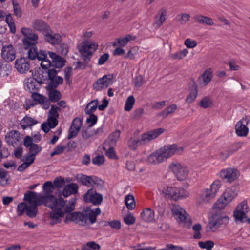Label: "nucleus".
<instances>
[{
  "label": "nucleus",
  "instance_id": "31",
  "mask_svg": "<svg viewBox=\"0 0 250 250\" xmlns=\"http://www.w3.org/2000/svg\"><path fill=\"white\" fill-rule=\"evenodd\" d=\"M111 79H97L94 83V89L97 90H101L102 89L107 88L111 84Z\"/></svg>",
  "mask_w": 250,
  "mask_h": 250
},
{
  "label": "nucleus",
  "instance_id": "37",
  "mask_svg": "<svg viewBox=\"0 0 250 250\" xmlns=\"http://www.w3.org/2000/svg\"><path fill=\"white\" fill-rule=\"evenodd\" d=\"M125 202L129 210H132L135 208V199L133 195L129 194L126 196Z\"/></svg>",
  "mask_w": 250,
  "mask_h": 250
},
{
  "label": "nucleus",
  "instance_id": "26",
  "mask_svg": "<svg viewBox=\"0 0 250 250\" xmlns=\"http://www.w3.org/2000/svg\"><path fill=\"white\" fill-rule=\"evenodd\" d=\"M79 187L76 183H72L66 185L64 186L62 191V195L67 197L71 194H75L78 192Z\"/></svg>",
  "mask_w": 250,
  "mask_h": 250
},
{
  "label": "nucleus",
  "instance_id": "1",
  "mask_svg": "<svg viewBox=\"0 0 250 250\" xmlns=\"http://www.w3.org/2000/svg\"><path fill=\"white\" fill-rule=\"evenodd\" d=\"M21 31L24 36L22 39L23 46L25 49H28V58L31 60L37 59L39 61H41V67L45 70L44 72L40 68H35L33 72V78H42L44 76V74H47L48 78H55L59 70L52 68L47 71V69L51 66V62L47 59L46 52L42 50L38 51L36 46L38 42V34L31 29L27 27L22 28Z\"/></svg>",
  "mask_w": 250,
  "mask_h": 250
},
{
  "label": "nucleus",
  "instance_id": "63",
  "mask_svg": "<svg viewBox=\"0 0 250 250\" xmlns=\"http://www.w3.org/2000/svg\"><path fill=\"white\" fill-rule=\"evenodd\" d=\"M109 58V55L107 53H104L101 55L98 60V64L102 65L107 61Z\"/></svg>",
  "mask_w": 250,
  "mask_h": 250
},
{
  "label": "nucleus",
  "instance_id": "62",
  "mask_svg": "<svg viewBox=\"0 0 250 250\" xmlns=\"http://www.w3.org/2000/svg\"><path fill=\"white\" fill-rule=\"evenodd\" d=\"M125 223L128 225L133 224L135 221V218L130 214H127L124 218Z\"/></svg>",
  "mask_w": 250,
  "mask_h": 250
},
{
  "label": "nucleus",
  "instance_id": "27",
  "mask_svg": "<svg viewBox=\"0 0 250 250\" xmlns=\"http://www.w3.org/2000/svg\"><path fill=\"white\" fill-rule=\"evenodd\" d=\"M188 90L189 92L185 99V102L190 104L196 100L198 96V90L195 85L192 86L189 83Z\"/></svg>",
  "mask_w": 250,
  "mask_h": 250
},
{
  "label": "nucleus",
  "instance_id": "9",
  "mask_svg": "<svg viewBox=\"0 0 250 250\" xmlns=\"http://www.w3.org/2000/svg\"><path fill=\"white\" fill-rule=\"evenodd\" d=\"M229 218L221 214L213 215L209 219V221L206 228L207 232H215L219 227L223 225L228 223Z\"/></svg>",
  "mask_w": 250,
  "mask_h": 250
},
{
  "label": "nucleus",
  "instance_id": "48",
  "mask_svg": "<svg viewBox=\"0 0 250 250\" xmlns=\"http://www.w3.org/2000/svg\"><path fill=\"white\" fill-rule=\"evenodd\" d=\"M199 246L201 248L205 249L207 250H211L214 246V243L210 240H208L205 242H199Z\"/></svg>",
  "mask_w": 250,
  "mask_h": 250
},
{
  "label": "nucleus",
  "instance_id": "32",
  "mask_svg": "<svg viewBox=\"0 0 250 250\" xmlns=\"http://www.w3.org/2000/svg\"><path fill=\"white\" fill-rule=\"evenodd\" d=\"M38 123V121L35 119L26 116L20 122V125L23 129L31 127Z\"/></svg>",
  "mask_w": 250,
  "mask_h": 250
},
{
  "label": "nucleus",
  "instance_id": "60",
  "mask_svg": "<svg viewBox=\"0 0 250 250\" xmlns=\"http://www.w3.org/2000/svg\"><path fill=\"white\" fill-rule=\"evenodd\" d=\"M120 135V132L119 130H116L113 132L109 137V139L111 141L112 145L115 144L119 139Z\"/></svg>",
  "mask_w": 250,
  "mask_h": 250
},
{
  "label": "nucleus",
  "instance_id": "34",
  "mask_svg": "<svg viewBox=\"0 0 250 250\" xmlns=\"http://www.w3.org/2000/svg\"><path fill=\"white\" fill-rule=\"evenodd\" d=\"M98 104L99 102L97 99L91 101L88 103L85 108V113L86 114H93L96 110L97 108H98Z\"/></svg>",
  "mask_w": 250,
  "mask_h": 250
},
{
  "label": "nucleus",
  "instance_id": "42",
  "mask_svg": "<svg viewBox=\"0 0 250 250\" xmlns=\"http://www.w3.org/2000/svg\"><path fill=\"white\" fill-rule=\"evenodd\" d=\"M49 98L50 101L55 102L61 98V93L56 90H51L48 91Z\"/></svg>",
  "mask_w": 250,
  "mask_h": 250
},
{
  "label": "nucleus",
  "instance_id": "41",
  "mask_svg": "<svg viewBox=\"0 0 250 250\" xmlns=\"http://www.w3.org/2000/svg\"><path fill=\"white\" fill-rule=\"evenodd\" d=\"M135 104V98L132 95L129 96L126 99L125 106L124 110L126 111H130Z\"/></svg>",
  "mask_w": 250,
  "mask_h": 250
},
{
  "label": "nucleus",
  "instance_id": "22",
  "mask_svg": "<svg viewBox=\"0 0 250 250\" xmlns=\"http://www.w3.org/2000/svg\"><path fill=\"white\" fill-rule=\"evenodd\" d=\"M46 80L41 79V81H37V79H27L24 85L25 89L29 92L37 90L39 88L41 84L44 83Z\"/></svg>",
  "mask_w": 250,
  "mask_h": 250
},
{
  "label": "nucleus",
  "instance_id": "55",
  "mask_svg": "<svg viewBox=\"0 0 250 250\" xmlns=\"http://www.w3.org/2000/svg\"><path fill=\"white\" fill-rule=\"evenodd\" d=\"M60 110V108L56 105H52L49 111L48 116L58 118L59 117L58 111Z\"/></svg>",
  "mask_w": 250,
  "mask_h": 250
},
{
  "label": "nucleus",
  "instance_id": "39",
  "mask_svg": "<svg viewBox=\"0 0 250 250\" xmlns=\"http://www.w3.org/2000/svg\"><path fill=\"white\" fill-rule=\"evenodd\" d=\"M50 81L46 86V89L49 91L51 90H55L58 85L62 84L63 83V79H49Z\"/></svg>",
  "mask_w": 250,
  "mask_h": 250
},
{
  "label": "nucleus",
  "instance_id": "50",
  "mask_svg": "<svg viewBox=\"0 0 250 250\" xmlns=\"http://www.w3.org/2000/svg\"><path fill=\"white\" fill-rule=\"evenodd\" d=\"M192 229L195 231V234L193 235V237L195 239H200L201 236L200 231L202 229V226L201 224L199 223L194 224L192 227Z\"/></svg>",
  "mask_w": 250,
  "mask_h": 250
},
{
  "label": "nucleus",
  "instance_id": "4",
  "mask_svg": "<svg viewBox=\"0 0 250 250\" xmlns=\"http://www.w3.org/2000/svg\"><path fill=\"white\" fill-rule=\"evenodd\" d=\"M164 132V129L160 128L149 131L141 135L140 138L131 137L128 141L130 149L135 150L138 146L144 145L157 138Z\"/></svg>",
  "mask_w": 250,
  "mask_h": 250
},
{
  "label": "nucleus",
  "instance_id": "11",
  "mask_svg": "<svg viewBox=\"0 0 250 250\" xmlns=\"http://www.w3.org/2000/svg\"><path fill=\"white\" fill-rule=\"evenodd\" d=\"M76 178L78 182L87 187H95L100 188L104 185L103 181L96 176H89L83 174H78Z\"/></svg>",
  "mask_w": 250,
  "mask_h": 250
},
{
  "label": "nucleus",
  "instance_id": "53",
  "mask_svg": "<svg viewBox=\"0 0 250 250\" xmlns=\"http://www.w3.org/2000/svg\"><path fill=\"white\" fill-rule=\"evenodd\" d=\"M65 149V146L62 145H57L54 148L53 151L50 153L51 157H53L56 155H59L62 154Z\"/></svg>",
  "mask_w": 250,
  "mask_h": 250
},
{
  "label": "nucleus",
  "instance_id": "16",
  "mask_svg": "<svg viewBox=\"0 0 250 250\" xmlns=\"http://www.w3.org/2000/svg\"><path fill=\"white\" fill-rule=\"evenodd\" d=\"M1 56L2 59L6 62L13 61L16 57V50L11 44L5 45L2 46Z\"/></svg>",
  "mask_w": 250,
  "mask_h": 250
},
{
  "label": "nucleus",
  "instance_id": "57",
  "mask_svg": "<svg viewBox=\"0 0 250 250\" xmlns=\"http://www.w3.org/2000/svg\"><path fill=\"white\" fill-rule=\"evenodd\" d=\"M87 114L89 115V116L87 118L86 121L89 124L90 126H92L97 123V117L92 113Z\"/></svg>",
  "mask_w": 250,
  "mask_h": 250
},
{
  "label": "nucleus",
  "instance_id": "43",
  "mask_svg": "<svg viewBox=\"0 0 250 250\" xmlns=\"http://www.w3.org/2000/svg\"><path fill=\"white\" fill-rule=\"evenodd\" d=\"M176 192V196L178 197L176 198V201L186 198L189 196V192L183 188H177Z\"/></svg>",
  "mask_w": 250,
  "mask_h": 250
},
{
  "label": "nucleus",
  "instance_id": "5",
  "mask_svg": "<svg viewBox=\"0 0 250 250\" xmlns=\"http://www.w3.org/2000/svg\"><path fill=\"white\" fill-rule=\"evenodd\" d=\"M24 199L29 204L38 206L44 205L49 208L54 207L56 197L53 195H43L35 192H30L24 195Z\"/></svg>",
  "mask_w": 250,
  "mask_h": 250
},
{
  "label": "nucleus",
  "instance_id": "54",
  "mask_svg": "<svg viewBox=\"0 0 250 250\" xmlns=\"http://www.w3.org/2000/svg\"><path fill=\"white\" fill-rule=\"evenodd\" d=\"M27 204L21 202L17 206V213L19 216L22 215L23 213L26 211V208Z\"/></svg>",
  "mask_w": 250,
  "mask_h": 250
},
{
  "label": "nucleus",
  "instance_id": "47",
  "mask_svg": "<svg viewBox=\"0 0 250 250\" xmlns=\"http://www.w3.org/2000/svg\"><path fill=\"white\" fill-rule=\"evenodd\" d=\"M11 70L9 66L2 65L0 67V77H6L11 73Z\"/></svg>",
  "mask_w": 250,
  "mask_h": 250
},
{
  "label": "nucleus",
  "instance_id": "51",
  "mask_svg": "<svg viewBox=\"0 0 250 250\" xmlns=\"http://www.w3.org/2000/svg\"><path fill=\"white\" fill-rule=\"evenodd\" d=\"M211 104L212 102L210 98L208 97H205L202 99L199 105L204 108H207L209 107Z\"/></svg>",
  "mask_w": 250,
  "mask_h": 250
},
{
  "label": "nucleus",
  "instance_id": "12",
  "mask_svg": "<svg viewBox=\"0 0 250 250\" xmlns=\"http://www.w3.org/2000/svg\"><path fill=\"white\" fill-rule=\"evenodd\" d=\"M83 199L87 203H91L94 205H100L103 200V195L98 193L94 188L88 189L84 194Z\"/></svg>",
  "mask_w": 250,
  "mask_h": 250
},
{
  "label": "nucleus",
  "instance_id": "56",
  "mask_svg": "<svg viewBox=\"0 0 250 250\" xmlns=\"http://www.w3.org/2000/svg\"><path fill=\"white\" fill-rule=\"evenodd\" d=\"M32 99L36 102H37L38 104H40L44 101V100L46 99L44 96L36 92H33L32 94Z\"/></svg>",
  "mask_w": 250,
  "mask_h": 250
},
{
  "label": "nucleus",
  "instance_id": "44",
  "mask_svg": "<svg viewBox=\"0 0 250 250\" xmlns=\"http://www.w3.org/2000/svg\"><path fill=\"white\" fill-rule=\"evenodd\" d=\"M100 248V246L94 241H90L86 244L82 250H98Z\"/></svg>",
  "mask_w": 250,
  "mask_h": 250
},
{
  "label": "nucleus",
  "instance_id": "6",
  "mask_svg": "<svg viewBox=\"0 0 250 250\" xmlns=\"http://www.w3.org/2000/svg\"><path fill=\"white\" fill-rule=\"evenodd\" d=\"M65 204V201L62 198L56 197V202L54 204V207L50 208L52 210L50 213V217L52 220L51 223L52 225L61 222L62 218L64 217L65 213L63 211Z\"/></svg>",
  "mask_w": 250,
  "mask_h": 250
},
{
  "label": "nucleus",
  "instance_id": "52",
  "mask_svg": "<svg viewBox=\"0 0 250 250\" xmlns=\"http://www.w3.org/2000/svg\"><path fill=\"white\" fill-rule=\"evenodd\" d=\"M42 150V147L39 145L34 144L32 145L30 147H29V154L36 156Z\"/></svg>",
  "mask_w": 250,
  "mask_h": 250
},
{
  "label": "nucleus",
  "instance_id": "3",
  "mask_svg": "<svg viewBox=\"0 0 250 250\" xmlns=\"http://www.w3.org/2000/svg\"><path fill=\"white\" fill-rule=\"evenodd\" d=\"M100 213L101 209L99 208L82 213L75 212L67 214L65 221H72L82 226L92 224L96 222L97 215Z\"/></svg>",
  "mask_w": 250,
  "mask_h": 250
},
{
  "label": "nucleus",
  "instance_id": "23",
  "mask_svg": "<svg viewBox=\"0 0 250 250\" xmlns=\"http://www.w3.org/2000/svg\"><path fill=\"white\" fill-rule=\"evenodd\" d=\"M32 28L37 31L45 33L50 28L49 26L42 20H34L32 22Z\"/></svg>",
  "mask_w": 250,
  "mask_h": 250
},
{
  "label": "nucleus",
  "instance_id": "18",
  "mask_svg": "<svg viewBox=\"0 0 250 250\" xmlns=\"http://www.w3.org/2000/svg\"><path fill=\"white\" fill-rule=\"evenodd\" d=\"M220 177L227 182H231L237 178L239 171L235 169L228 168L220 172Z\"/></svg>",
  "mask_w": 250,
  "mask_h": 250
},
{
  "label": "nucleus",
  "instance_id": "13",
  "mask_svg": "<svg viewBox=\"0 0 250 250\" xmlns=\"http://www.w3.org/2000/svg\"><path fill=\"white\" fill-rule=\"evenodd\" d=\"M170 169L173 171L177 179L184 180L188 175V171L187 167L182 166L177 162H173L169 165Z\"/></svg>",
  "mask_w": 250,
  "mask_h": 250
},
{
  "label": "nucleus",
  "instance_id": "64",
  "mask_svg": "<svg viewBox=\"0 0 250 250\" xmlns=\"http://www.w3.org/2000/svg\"><path fill=\"white\" fill-rule=\"evenodd\" d=\"M185 45L189 48H193L197 45L195 41H192L190 39H187L185 41Z\"/></svg>",
  "mask_w": 250,
  "mask_h": 250
},
{
  "label": "nucleus",
  "instance_id": "45",
  "mask_svg": "<svg viewBox=\"0 0 250 250\" xmlns=\"http://www.w3.org/2000/svg\"><path fill=\"white\" fill-rule=\"evenodd\" d=\"M221 187V182L219 180H215L210 185V188L208 189L212 193L216 196Z\"/></svg>",
  "mask_w": 250,
  "mask_h": 250
},
{
  "label": "nucleus",
  "instance_id": "35",
  "mask_svg": "<svg viewBox=\"0 0 250 250\" xmlns=\"http://www.w3.org/2000/svg\"><path fill=\"white\" fill-rule=\"evenodd\" d=\"M211 79H196L192 81L190 84L192 86H196L197 89L205 87L210 82Z\"/></svg>",
  "mask_w": 250,
  "mask_h": 250
},
{
  "label": "nucleus",
  "instance_id": "17",
  "mask_svg": "<svg viewBox=\"0 0 250 250\" xmlns=\"http://www.w3.org/2000/svg\"><path fill=\"white\" fill-rule=\"evenodd\" d=\"M5 140L9 145L15 147L21 142V135L18 131L12 130L6 135Z\"/></svg>",
  "mask_w": 250,
  "mask_h": 250
},
{
  "label": "nucleus",
  "instance_id": "15",
  "mask_svg": "<svg viewBox=\"0 0 250 250\" xmlns=\"http://www.w3.org/2000/svg\"><path fill=\"white\" fill-rule=\"evenodd\" d=\"M250 121L249 118L245 116L237 123L235 125V130L236 133L238 136L245 137L248 135L249 128L247 125Z\"/></svg>",
  "mask_w": 250,
  "mask_h": 250
},
{
  "label": "nucleus",
  "instance_id": "19",
  "mask_svg": "<svg viewBox=\"0 0 250 250\" xmlns=\"http://www.w3.org/2000/svg\"><path fill=\"white\" fill-rule=\"evenodd\" d=\"M44 35L45 40L53 45L58 44L62 40V36L60 34L52 32L50 28Z\"/></svg>",
  "mask_w": 250,
  "mask_h": 250
},
{
  "label": "nucleus",
  "instance_id": "7",
  "mask_svg": "<svg viewBox=\"0 0 250 250\" xmlns=\"http://www.w3.org/2000/svg\"><path fill=\"white\" fill-rule=\"evenodd\" d=\"M171 210L178 223L189 228L191 226V219L185 209L178 205H172Z\"/></svg>",
  "mask_w": 250,
  "mask_h": 250
},
{
  "label": "nucleus",
  "instance_id": "24",
  "mask_svg": "<svg viewBox=\"0 0 250 250\" xmlns=\"http://www.w3.org/2000/svg\"><path fill=\"white\" fill-rule=\"evenodd\" d=\"M215 196L208 188H205L201 191L198 198V202L201 204L208 203Z\"/></svg>",
  "mask_w": 250,
  "mask_h": 250
},
{
  "label": "nucleus",
  "instance_id": "59",
  "mask_svg": "<svg viewBox=\"0 0 250 250\" xmlns=\"http://www.w3.org/2000/svg\"><path fill=\"white\" fill-rule=\"evenodd\" d=\"M177 109V105L175 104H172L167 107L162 112L163 115L167 116V115L173 112Z\"/></svg>",
  "mask_w": 250,
  "mask_h": 250
},
{
  "label": "nucleus",
  "instance_id": "20",
  "mask_svg": "<svg viewBox=\"0 0 250 250\" xmlns=\"http://www.w3.org/2000/svg\"><path fill=\"white\" fill-rule=\"evenodd\" d=\"M15 66L20 73H25L29 69V62L28 59L25 58L17 59L15 62Z\"/></svg>",
  "mask_w": 250,
  "mask_h": 250
},
{
  "label": "nucleus",
  "instance_id": "2",
  "mask_svg": "<svg viewBox=\"0 0 250 250\" xmlns=\"http://www.w3.org/2000/svg\"><path fill=\"white\" fill-rule=\"evenodd\" d=\"M183 150L184 147L177 144L166 145L149 155L146 162L150 165H157L174 154L181 153Z\"/></svg>",
  "mask_w": 250,
  "mask_h": 250
},
{
  "label": "nucleus",
  "instance_id": "40",
  "mask_svg": "<svg viewBox=\"0 0 250 250\" xmlns=\"http://www.w3.org/2000/svg\"><path fill=\"white\" fill-rule=\"evenodd\" d=\"M43 192L45 195H51V193L53 191L54 188L51 181L45 182L42 186Z\"/></svg>",
  "mask_w": 250,
  "mask_h": 250
},
{
  "label": "nucleus",
  "instance_id": "21",
  "mask_svg": "<svg viewBox=\"0 0 250 250\" xmlns=\"http://www.w3.org/2000/svg\"><path fill=\"white\" fill-rule=\"evenodd\" d=\"M163 196L167 199H172L176 201L177 188L172 186H165L160 189Z\"/></svg>",
  "mask_w": 250,
  "mask_h": 250
},
{
  "label": "nucleus",
  "instance_id": "38",
  "mask_svg": "<svg viewBox=\"0 0 250 250\" xmlns=\"http://www.w3.org/2000/svg\"><path fill=\"white\" fill-rule=\"evenodd\" d=\"M77 199L75 197L71 198L68 204L65 206L64 212L66 213H69L75 209Z\"/></svg>",
  "mask_w": 250,
  "mask_h": 250
},
{
  "label": "nucleus",
  "instance_id": "33",
  "mask_svg": "<svg viewBox=\"0 0 250 250\" xmlns=\"http://www.w3.org/2000/svg\"><path fill=\"white\" fill-rule=\"evenodd\" d=\"M194 19L196 22L201 24L210 26L214 25V22L211 18L202 15H198L194 16Z\"/></svg>",
  "mask_w": 250,
  "mask_h": 250
},
{
  "label": "nucleus",
  "instance_id": "8",
  "mask_svg": "<svg viewBox=\"0 0 250 250\" xmlns=\"http://www.w3.org/2000/svg\"><path fill=\"white\" fill-rule=\"evenodd\" d=\"M239 192L238 186L227 188L218 201V208L222 209L236 197Z\"/></svg>",
  "mask_w": 250,
  "mask_h": 250
},
{
  "label": "nucleus",
  "instance_id": "30",
  "mask_svg": "<svg viewBox=\"0 0 250 250\" xmlns=\"http://www.w3.org/2000/svg\"><path fill=\"white\" fill-rule=\"evenodd\" d=\"M48 54L52 60L53 65L57 68L59 69L64 65L65 61L63 58L53 52H48Z\"/></svg>",
  "mask_w": 250,
  "mask_h": 250
},
{
  "label": "nucleus",
  "instance_id": "28",
  "mask_svg": "<svg viewBox=\"0 0 250 250\" xmlns=\"http://www.w3.org/2000/svg\"><path fill=\"white\" fill-rule=\"evenodd\" d=\"M136 39L135 36H131L130 35H126L125 37H121L116 39L113 42V46H125L127 43L130 41L135 40Z\"/></svg>",
  "mask_w": 250,
  "mask_h": 250
},
{
  "label": "nucleus",
  "instance_id": "29",
  "mask_svg": "<svg viewBox=\"0 0 250 250\" xmlns=\"http://www.w3.org/2000/svg\"><path fill=\"white\" fill-rule=\"evenodd\" d=\"M141 217L145 222H153L155 221L154 211L150 208H146L141 212Z\"/></svg>",
  "mask_w": 250,
  "mask_h": 250
},
{
  "label": "nucleus",
  "instance_id": "46",
  "mask_svg": "<svg viewBox=\"0 0 250 250\" xmlns=\"http://www.w3.org/2000/svg\"><path fill=\"white\" fill-rule=\"evenodd\" d=\"M188 51L187 49H184L179 52H177L171 55L172 59L174 60H180L188 54Z\"/></svg>",
  "mask_w": 250,
  "mask_h": 250
},
{
  "label": "nucleus",
  "instance_id": "58",
  "mask_svg": "<svg viewBox=\"0 0 250 250\" xmlns=\"http://www.w3.org/2000/svg\"><path fill=\"white\" fill-rule=\"evenodd\" d=\"M104 157L103 155H98L94 157L92 162L93 164L97 166H101L104 162Z\"/></svg>",
  "mask_w": 250,
  "mask_h": 250
},
{
  "label": "nucleus",
  "instance_id": "49",
  "mask_svg": "<svg viewBox=\"0 0 250 250\" xmlns=\"http://www.w3.org/2000/svg\"><path fill=\"white\" fill-rule=\"evenodd\" d=\"M190 17L188 14L183 13L178 15L176 17V19L177 21L181 24H184L189 20Z\"/></svg>",
  "mask_w": 250,
  "mask_h": 250
},
{
  "label": "nucleus",
  "instance_id": "25",
  "mask_svg": "<svg viewBox=\"0 0 250 250\" xmlns=\"http://www.w3.org/2000/svg\"><path fill=\"white\" fill-rule=\"evenodd\" d=\"M167 14V10L165 8H161L159 10L157 15L155 17V22L154 26L159 27L165 21Z\"/></svg>",
  "mask_w": 250,
  "mask_h": 250
},
{
  "label": "nucleus",
  "instance_id": "10",
  "mask_svg": "<svg viewBox=\"0 0 250 250\" xmlns=\"http://www.w3.org/2000/svg\"><path fill=\"white\" fill-rule=\"evenodd\" d=\"M98 44L95 42L90 40L83 41L78 47L79 51L84 58L85 61L89 60L92 54L97 50Z\"/></svg>",
  "mask_w": 250,
  "mask_h": 250
},
{
  "label": "nucleus",
  "instance_id": "36",
  "mask_svg": "<svg viewBox=\"0 0 250 250\" xmlns=\"http://www.w3.org/2000/svg\"><path fill=\"white\" fill-rule=\"evenodd\" d=\"M38 212L37 206L32 204H27L26 213L30 218L36 217Z\"/></svg>",
  "mask_w": 250,
  "mask_h": 250
},
{
  "label": "nucleus",
  "instance_id": "14",
  "mask_svg": "<svg viewBox=\"0 0 250 250\" xmlns=\"http://www.w3.org/2000/svg\"><path fill=\"white\" fill-rule=\"evenodd\" d=\"M249 211L247 202L245 200L242 201L234 211L233 214L235 220L243 222L247 218L246 214Z\"/></svg>",
  "mask_w": 250,
  "mask_h": 250
},
{
  "label": "nucleus",
  "instance_id": "61",
  "mask_svg": "<svg viewBox=\"0 0 250 250\" xmlns=\"http://www.w3.org/2000/svg\"><path fill=\"white\" fill-rule=\"evenodd\" d=\"M82 124V123L81 120L79 118H76L74 119L71 125V127L80 130Z\"/></svg>",
  "mask_w": 250,
  "mask_h": 250
}]
</instances>
